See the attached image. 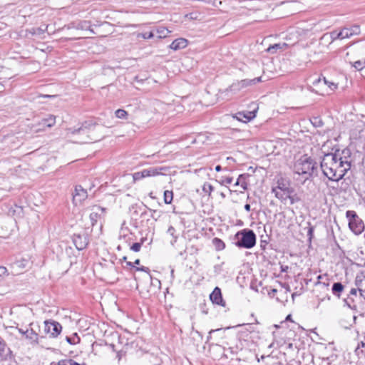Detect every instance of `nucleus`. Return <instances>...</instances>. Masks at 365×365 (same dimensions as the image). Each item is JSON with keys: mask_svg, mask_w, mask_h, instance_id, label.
Here are the masks:
<instances>
[{"mask_svg": "<svg viewBox=\"0 0 365 365\" xmlns=\"http://www.w3.org/2000/svg\"><path fill=\"white\" fill-rule=\"evenodd\" d=\"M290 317H291V316H290V315H288V316H287V320L290 319Z\"/></svg>", "mask_w": 365, "mask_h": 365, "instance_id": "obj_63", "label": "nucleus"}, {"mask_svg": "<svg viewBox=\"0 0 365 365\" xmlns=\"http://www.w3.org/2000/svg\"><path fill=\"white\" fill-rule=\"evenodd\" d=\"M312 232V228H310L309 230V234H311Z\"/></svg>", "mask_w": 365, "mask_h": 365, "instance_id": "obj_61", "label": "nucleus"}, {"mask_svg": "<svg viewBox=\"0 0 365 365\" xmlns=\"http://www.w3.org/2000/svg\"><path fill=\"white\" fill-rule=\"evenodd\" d=\"M349 299H351L350 298H349V299H345L344 300V302L345 304L351 309L353 310H356V304H354L352 303H351L349 302Z\"/></svg>", "mask_w": 365, "mask_h": 365, "instance_id": "obj_42", "label": "nucleus"}, {"mask_svg": "<svg viewBox=\"0 0 365 365\" xmlns=\"http://www.w3.org/2000/svg\"><path fill=\"white\" fill-rule=\"evenodd\" d=\"M344 289V285L341 282H335L332 286V292L334 295L338 297H340L341 293L343 292Z\"/></svg>", "mask_w": 365, "mask_h": 365, "instance_id": "obj_22", "label": "nucleus"}, {"mask_svg": "<svg viewBox=\"0 0 365 365\" xmlns=\"http://www.w3.org/2000/svg\"><path fill=\"white\" fill-rule=\"evenodd\" d=\"M317 278H318V280L322 279V275H319Z\"/></svg>", "mask_w": 365, "mask_h": 365, "instance_id": "obj_60", "label": "nucleus"}, {"mask_svg": "<svg viewBox=\"0 0 365 365\" xmlns=\"http://www.w3.org/2000/svg\"><path fill=\"white\" fill-rule=\"evenodd\" d=\"M140 247H141V244H140V243H138V242H135V243H134V244L131 246L130 249H131L132 250H133L134 252H138V251H140Z\"/></svg>", "mask_w": 365, "mask_h": 365, "instance_id": "obj_40", "label": "nucleus"}, {"mask_svg": "<svg viewBox=\"0 0 365 365\" xmlns=\"http://www.w3.org/2000/svg\"><path fill=\"white\" fill-rule=\"evenodd\" d=\"M117 357H118V358H119V359H120V357H121V354H120V351H119V352H118Z\"/></svg>", "mask_w": 365, "mask_h": 365, "instance_id": "obj_56", "label": "nucleus"}, {"mask_svg": "<svg viewBox=\"0 0 365 365\" xmlns=\"http://www.w3.org/2000/svg\"><path fill=\"white\" fill-rule=\"evenodd\" d=\"M214 331H215V330H211V331L209 332V334H212V332H214Z\"/></svg>", "mask_w": 365, "mask_h": 365, "instance_id": "obj_64", "label": "nucleus"}, {"mask_svg": "<svg viewBox=\"0 0 365 365\" xmlns=\"http://www.w3.org/2000/svg\"><path fill=\"white\" fill-rule=\"evenodd\" d=\"M245 210H247L248 212L250 211V204H246L245 205Z\"/></svg>", "mask_w": 365, "mask_h": 365, "instance_id": "obj_49", "label": "nucleus"}, {"mask_svg": "<svg viewBox=\"0 0 365 365\" xmlns=\"http://www.w3.org/2000/svg\"><path fill=\"white\" fill-rule=\"evenodd\" d=\"M132 178H133V182H135L136 180H139L142 178H144L145 175H144L143 171L142 170L140 172L135 173L134 174H133Z\"/></svg>", "mask_w": 365, "mask_h": 365, "instance_id": "obj_33", "label": "nucleus"}, {"mask_svg": "<svg viewBox=\"0 0 365 365\" xmlns=\"http://www.w3.org/2000/svg\"><path fill=\"white\" fill-rule=\"evenodd\" d=\"M272 192L274 193L275 197L281 200L283 203H286L287 197H289V193H287V192L282 190H272Z\"/></svg>", "mask_w": 365, "mask_h": 365, "instance_id": "obj_19", "label": "nucleus"}, {"mask_svg": "<svg viewBox=\"0 0 365 365\" xmlns=\"http://www.w3.org/2000/svg\"><path fill=\"white\" fill-rule=\"evenodd\" d=\"M272 190H278L287 192V193L294 192V189L290 186L288 180L283 178H279L277 181V185L273 187Z\"/></svg>", "mask_w": 365, "mask_h": 365, "instance_id": "obj_7", "label": "nucleus"}, {"mask_svg": "<svg viewBox=\"0 0 365 365\" xmlns=\"http://www.w3.org/2000/svg\"><path fill=\"white\" fill-rule=\"evenodd\" d=\"M187 45V41L183 38H179L175 39L170 45V48L174 51L184 48Z\"/></svg>", "mask_w": 365, "mask_h": 365, "instance_id": "obj_16", "label": "nucleus"}, {"mask_svg": "<svg viewBox=\"0 0 365 365\" xmlns=\"http://www.w3.org/2000/svg\"><path fill=\"white\" fill-rule=\"evenodd\" d=\"M142 36L143 38H145V39H149V38H151L154 36V34L152 31H150V32H145L144 34H142Z\"/></svg>", "mask_w": 365, "mask_h": 365, "instance_id": "obj_43", "label": "nucleus"}, {"mask_svg": "<svg viewBox=\"0 0 365 365\" xmlns=\"http://www.w3.org/2000/svg\"><path fill=\"white\" fill-rule=\"evenodd\" d=\"M51 365H80L78 363L76 362L72 359H63L59 361L57 363L52 362Z\"/></svg>", "mask_w": 365, "mask_h": 365, "instance_id": "obj_24", "label": "nucleus"}, {"mask_svg": "<svg viewBox=\"0 0 365 365\" xmlns=\"http://www.w3.org/2000/svg\"><path fill=\"white\" fill-rule=\"evenodd\" d=\"M312 123L316 127H320L323 125L322 120L318 118H314V120H312Z\"/></svg>", "mask_w": 365, "mask_h": 365, "instance_id": "obj_38", "label": "nucleus"}, {"mask_svg": "<svg viewBox=\"0 0 365 365\" xmlns=\"http://www.w3.org/2000/svg\"><path fill=\"white\" fill-rule=\"evenodd\" d=\"M221 169H222V168H221V166H220V165H217V166L215 167V170H216L217 172L220 171V170H221Z\"/></svg>", "mask_w": 365, "mask_h": 365, "instance_id": "obj_50", "label": "nucleus"}, {"mask_svg": "<svg viewBox=\"0 0 365 365\" xmlns=\"http://www.w3.org/2000/svg\"><path fill=\"white\" fill-rule=\"evenodd\" d=\"M76 247L78 250H82L86 247L88 244V240L86 235H74L73 239Z\"/></svg>", "mask_w": 365, "mask_h": 365, "instance_id": "obj_9", "label": "nucleus"}, {"mask_svg": "<svg viewBox=\"0 0 365 365\" xmlns=\"http://www.w3.org/2000/svg\"><path fill=\"white\" fill-rule=\"evenodd\" d=\"M128 115V113L123 109H118L115 110V116L118 118L126 119Z\"/></svg>", "mask_w": 365, "mask_h": 365, "instance_id": "obj_29", "label": "nucleus"}, {"mask_svg": "<svg viewBox=\"0 0 365 365\" xmlns=\"http://www.w3.org/2000/svg\"><path fill=\"white\" fill-rule=\"evenodd\" d=\"M359 292H360V294H361V296H364L362 290H361V289H359Z\"/></svg>", "mask_w": 365, "mask_h": 365, "instance_id": "obj_59", "label": "nucleus"}, {"mask_svg": "<svg viewBox=\"0 0 365 365\" xmlns=\"http://www.w3.org/2000/svg\"><path fill=\"white\" fill-rule=\"evenodd\" d=\"M91 210L92 212L90 214V220L91 221L92 226H93L97 222L98 219L103 214L104 210L99 206L94 205Z\"/></svg>", "mask_w": 365, "mask_h": 365, "instance_id": "obj_14", "label": "nucleus"}, {"mask_svg": "<svg viewBox=\"0 0 365 365\" xmlns=\"http://www.w3.org/2000/svg\"><path fill=\"white\" fill-rule=\"evenodd\" d=\"M316 286L317 288H319L321 289L324 294H321L320 295H317V297L319 298V304H320L321 302H323L324 300H329L330 299V296L329 294V284H326L324 282H321L319 281H318L317 283H316ZM319 304H318L319 306Z\"/></svg>", "mask_w": 365, "mask_h": 365, "instance_id": "obj_11", "label": "nucleus"}, {"mask_svg": "<svg viewBox=\"0 0 365 365\" xmlns=\"http://www.w3.org/2000/svg\"><path fill=\"white\" fill-rule=\"evenodd\" d=\"M7 272V269L4 267H0V279L3 275H4Z\"/></svg>", "mask_w": 365, "mask_h": 365, "instance_id": "obj_45", "label": "nucleus"}, {"mask_svg": "<svg viewBox=\"0 0 365 365\" xmlns=\"http://www.w3.org/2000/svg\"><path fill=\"white\" fill-rule=\"evenodd\" d=\"M173 198V194L172 191L165 190L164 192V202L166 204H170Z\"/></svg>", "mask_w": 365, "mask_h": 365, "instance_id": "obj_26", "label": "nucleus"}, {"mask_svg": "<svg viewBox=\"0 0 365 365\" xmlns=\"http://www.w3.org/2000/svg\"><path fill=\"white\" fill-rule=\"evenodd\" d=\"M339 32L341 36V40L348 38L351 36V33L349 28H344Z\"/></svg>", "mask_w": 365, "mask_h": 365, "instance_id": "obj_27", "label": "nucleus"}, {"mask_svg": "<svg viewBox=\"0 0 365 365\" xmlns=\"http://www.w3.org/2000/svg\"><path fill=\"white\" fill-rule=\"evenodd\" d=\"M232 178L227 177V178L222 179V180L220 182V184L223 185V184H230V183H232Z\"/></svg>", "mask_w": 365, "mask_h": 365, "instance_id": "obj_41", "label": "nucleus"}, {"mask_svg": "<svg viewBox=\"0 0 365 365\" xmlns=\"http://www.w3.org/2000/svg\"><path fill=\"white\" fill-rule=\"evenodd\" d=\"M260 81H262V78L258 77V78H255L250 79V80H248V79L242 80L240 82V84L242 85V87H245V86H251L252 84H256L257 83H259Z\"/></svg>", "mask_w": 365, "mask_h": 365, "instance_id": "obj_23", "label": "nucleus"}, {"mask_svg": "<svg viewBox=\"0 0 365 365\" xmlns=\"http://www.w3.org/2000/svg\"><path fill=\"white\" fill-rule=\"evenodd\" d=\"M220 195H221V196H222V197H225V194H224L223 192H222Z\"/></svg>", "mask_w": 365, "mask_h": 365, "instance_id": "obj_62", "label": "nucleus"}, {"mask_svg": "<svg viewBox=\"0 0 365 365\" xmlns=\"http://www.w3.org/2000/svg\"><path fill=\"white\" fill-rule=\"evenodd\" d=\"M175 232V230L173 227L170 226L168 230V232L172 236H174V233Z\"/></svg>", "mask_w": 365, "mask_h": 365, "instance_id": "obj_47", "label": "nucleus"}, {"mask_svg": "<svg viewBox=\"0 0 365 365\" xmlns=\"http://www.w3.org/2000/svg\"><path fill=\"white\" fill-rule=\"evenodd\" d=\"M277 292V289H273L272 290V292L273 294L276 293Z\"/></svg>", "mask_w": 365, "mask_h": 365, "instance_id": "obj_57", "label": "nucleus"}, {"mask_svg": "<svg viewBox=\"0 0 365 365\" xmlns=\"http://www.w3.org/2000/svg\"><path fill=\"white\" fill-rule=\"evenodd\" d=\"M349 226L351 231L356 235L361 234L364 229V225L360 218H355L349 220Z\"/></svg>", "mask_w": 365, "mask_h": 365, "instance_id": "obj_8", "label": "nucleus"}, {"mask_svg": "<svg viewBox=\"0 0 365 365\" xmlns=\"http://www.w3.org/2000/svg\"><path fill=\"white\" fill-rule=\"evenodd\" d=\"M336 39H341L340 32H337L336 31H334L331 32L330 34H324L322 38H320L321 42L324 41H329L330 40L331 43L334 42Z\"/></svg>", "mask_w": 365, "mask_h": 365, "instance_id": "obj_17", "label": "nucleus"}, {"mask_svg": "<svg viewBox=\"0 0 365 365\" xmlns=\"http://www.w3.org/2000/svg\"><path fill=\"white\" fill-rule=\"evenodd\" d=\"M73 203L75 206L82 205L83 202L88 197L87 190L81 185H76L72 193Z\"/></svg>", "mask_w": 365, "mask_h": 365, "instance_id": "obj_4", "label": "nucleus"}, {"mask_svg": "<svg viewBox=\"0 0 365 365\" xmlns=\"http://www.w3.org/2000/svg\"><path fill=\"white\" fill-rule=\"evenodd\" d=\"M6 346L5 344L0 341V356H1L5 351Z\"/></svg>", "mask_w": 365, "mask_h": 365, "instance_id": "obj_44", "label": "nucleus"}, {"mask_svg": "<svg viewBox=\"0 0 365 365\" xmlns=\"http://www.w3.org/2000/svg\"><path fill=\"white\" fill-rule=\"evenodd\" d=\"M335 153H338V158L339 159H341V160L344 161L346 160V161H350L349 158H351V151L348 148H345L341 150V153H339V150H337Z\"/></svg>", "mask_w": 365, "mask_h": 365, "instance_id": "obj_21", "label": "nucleus"}, {"mask_svg": "<svg viewBox=\"0 0 365 365\" xmlns=\"http://www.w3.org/2000/svg\"><path fill=\"white\" fill-rule=\"evenodd\" d=\"M317 170V163L311 158L307 156L300 158L294 165V173L302 176L304 182L316 174Z\"/></svg>", "mask_w": 365, "mask_h": 365, "instance_id": "obj_2", "label": "nucleus"}, {"mask_svg": "<svg viewBox=\"0 0 365 365\" xmlns=\"http://www.w3.org/2000/svg\"><path fill=\"white\" fill-rule=\"evenodd\" d=\"M212 243L217 250H222L225 248V243L219 238H214Z\"/></svg>", "mask_w": 365, "mask_h": 365, "instance_id": "obj_25", "label": "nucleus"}, {"mask_svg": "<svg viewBox=\"0 0 365 365\" xmlns=\"http://www.w3.org/2000/svg\"><path fill=\"white\" fill-rule=\"evenodd\" d=\"M72 344H77L80 342V337L78 336L76 333L73 334L72 336H71Z\"/></svg>", "mask_w": 365, "mask_h": 365, "instance_id": "obj_39", "label": "nucleus"}, {"mask_svg": "<svg viewBox=\"0 0 365 365\" xmlns=\"http://www.w3.org/2000/svg\"><path fill=\"white\" fill-rule=\"evenodd\" d=\"M287 46V44L286 43H275L273 45H271L268 47L267 49V51L271 53H275L277 51H283L286 47Z\"/></svg>", "mask_w": 365, "mask_h": 365, "instance_id": "obj_18", "label": "nucleus"}, {"mask_svg": "<svg viewBox=\"0 0 365 365\" xmlns=\"http://www.w3.org/2000/svg\"><path fill=\"white\" fill-rule=\"evenodd\" d=\"M351 33V36L354 35H358L360 33V29L359 26H354L351 28H349Z\"/></svg>", "mask_w": 365, "mask_h": 365, "instance_id": "obj_37", "label": "nucleus"}, {"mask_svg": "<svg viewBox=\"0 0 365 365\" xmlns=\"http://www.w3.org/2000/svg\"><path fill=\"white\" fill-rule=\"evenodd\" d=\"M95 124L93 123V120H87L85 121L81 127L78 128H68L66 129V136L71 137V135H75L77 134L80 135H86L88 133V130H91L93 127H94Z\"/></svg>", "mask_w": 365, "mask_h": 365, "instance_id": "obj_5", "label": "nucleus"}, {"mask_svg": "<svg viewBox=\"0 0 365 365\" xmlns=\"http://www.w3.org/2000/svg\"><path fill=\"white\" fill-rule=\"evenodd\" d=\"M157 33L158 34V38H165L168 36L170 31H168L166 28H161L157 30Z\"/></svg>", "mask_w": 365, "mask_h": 365, "instance_id": "obj_30", "label": "nucleus"}, {"mask_svg": "<svg viewBox=\"0 0 365 365\" xmlns=\"http://www.w3.org/2000/svg\"><path fill=\"white\" fill-rule=\"evenodd\" d=\"M243 175H240L237 179V180L236 181L235 185L237 186V185H240L241 187L243 188V190H246L247 189V183L245 182H242L241 181V179L242 178Z\"/></svg>", "mask_w": 365, "mask_h": 365, "instance_id": "obj_35", "label": "nucleus"}, {"mask_svg": "<svg viewBox=\"0 0 365 365\" xmlns=\"http://www.w3.org/2000/svg\"><path fill=\"white\" fill-rule=\"evenodd\" d=\"M210 299L212 303L225 307V303L222 299L221 289L216 287L210 295Z\"/></svg>", "mask_w": 365, "mask_h": 365, "instance_id": "obj_10", "label": "nucleus"}, {"mask_svg": "<svg viewBox=\"0 0 365 365\" xmlns=\"http://www.w3.org/2000/svg\"><path fill=\"white\" fill-rule=\"evenodd\" d=\"M346 217L349 218V221L351 220V219L359 218L356 212L352 210H349L346 212Z\"/></svg>", "mask_w": 365, "mask_h": 365, "instance_id": "obj_36", "label": "nucleus"}, {"mask_svg": "<svg viewBox=\"0 0 365 365\" xmlns=\"http://www.w3.org/2000/svg\"><path fill=\"white\" fill-rule=\"evenodd\" d=\"M257 110V108H255L252 111L238 112L236 114V118L238 120H240L242 122H248L255 118Z\"/></svg>", "mask_w": 365, "mask_h": 365, "instance_id": "obj_12", "label": "nucleus"}, {"mask_svg": "<svg viewBox=\"0 0 365 365\" xmlns=\"http://www.w3.org/2000/svg\"><path fill=\"white\" fill-rule=\"evenodd\" d=\"M126 264H127V265H128V266H130V267H133V263H132V262H127V263H126Z\"/></svg>", "mask_w": 365, "mask_h": 365, "instance_id": "obj_54", "label": "nucleus"}, {"mask_svg": "<svg viewBox=\"0 0 365 365\" xmlns=\"http://www.w3.org/2000/svg\"><path fill=\"white\" fill-rule=\"evenodd\" d=\"M356 293H357V289L356 288H352L351 290H350V292L349 294L351 295H356Z\"/></svg>", "mask_w": 365, "mask_h": 365, "instance_id": "obj_48", "label": "nucleus"}, {"mask_svg": "<svg viewBox=\"0 0 365 365\" xmlns=\"http://www.w3.org/2000/svg\"><path fill=\"white\" fill-rule=\"evenodd\" d=\"M56 123V116L53 115H49L47 118H43L39 123L38 125L44 128H51ZM39 130H44V128H38L36 129V131L38 132Z\"/></svg>", "mask_w": 365, "mask_h": 365, "instance_id": "obj_13", "label": "nucleus"}, {"mask_svg": "<svg viewBox=\"0 0 365 365\" xmlns=\"http://www.w3.org/2000/svg\"><path fill=\"white\" fill-rule=\"evenodd\" d=\"M62 327L60 323L53 320L44 322V331L52 337H56L61 331Z\"/></svg>", "mask_w": 365, "mask_h": 365, "instance_id": "obj_6", "label": "nucleus"}, {"mask_svg": "<svg viewBox=\"0 0 365 365\" xmlns=\"http://www.w3.org/2000/svg\"><path fill=\"white\" fill-rule=\"evenodd\" d=\"M213 190H214V187L210 183H207V182L204 183V185L202 186V191L205 193L207 194L208 196H210Z\"/></svg>", "mask_w": 365, "mask_h": 365, "instance_id": "obj_28", "label": "nucleus"}, {"mask_svg": "<svg viewBox=\"0 0 365 365\" xmlns=\"http://www.w3.org/2000/svg\"><path fill=\"white\" fill-rule=\"evenodd\" d=\"M66 341H67L69 344H72V341H71V336H66Z\"/></svg>", "mask_w": 365, "mask_h": 365, "instance_id": "obj_51", "label": "nucleus"}, {"mask_svg": "<svg viewBox=\"0 0 365 365\" xmlns=\"http://www.w3.org/2000/svg\"><path fill=\"white\" fill-rule=\"evenodd\" d=\"M34 325L33 323H30V329H25V332H24V335L25 337L29 340H31L32 342L38 343V336L36 331L33 329L32 326Z\"/></svg>", "mask_w": 365, "mask_h": 365, "instance_id": "obj_15", "label": "nucleus"}, {"mask_svg": "<svg viewBox=\"0 0 365 365\" xmlns=\"http://www.w3.org/2000/svg\"><path fill=\"white\" fill-rule=\"evenodd\" d=\"M354 66L355 68H356L357 70H361L363 68L365 67V61H355L354 63Z\"/></svg>", "mask_w": 365, "mask_h": 365, "instance_id": "obj_34", "label": "nucleus"}, {"mask_svg": "<svg viewBox=\"0 0 365 365\" xmlns=\"http://www.w3.org/2000/svg\"><path fill=\"white\" fill-rule=\"evenodd\" d=\"M88 138V136H87L86 138H84L81 139V143H86V142H87Z\"/></svg>", "mask_w": 365, "mask_h": 365, "instance_id": "obj_52", "label": "nucleus"}, {"mask_svg": "<svg viewBox=\"0 0 365 365\" xmlns=\"http://www.w3.org/2000/svg\"><path fill=\"white\" fill-rule=\"evenodd\" d=\"M338 153H327L321 161V168L324 175L330 180L339 181L351 168V161L339 159Z\"/></svg>", "mask_w": 365, "mask_h": 365, "instance_id": "obj_1", "label": "nucleus"}, {"mask_svg": "<svg viewBox=\"0 0 365 365\" xmlns=\"http://www.w3.org/2000/svg\"><path fill=\"white\" fill-rule=\"evenodd\" d=\"M162 170H163V168H150L148 169H145L143 171L145 178H146V177L158 175L160 174V171Z\"/></svg>", "mask_w": 365, "mask_h": 365, "instance_id": "obj_20", "label": "nucleus"}, {"mask_svg": "<svg viewBox=\"0 0 365 365\" xmlns=\"http://www.w3.org/2000/svg\"><path fill=\"white\" fill-rule=\"evenodd\" d=\"M135 269L137 271H143L145 272H149V271H150L149 268L146 267H136Z\"/></svg>", "mask_w": 365, "mask_h": 365, "instance_id": "obj_46", "label": "nucleus"}, {"mask_svg": "<svg viewBox=\"0 0 365 365\" xmlns=\"http://www.w3.org/2000/svg\"><path fill=\"white\" fill-rule=\"evenodd\" d=\"M323 82L325 85H327L329 88L330 89V91H334L335 89L337 88V84L334 83V82H330L329 81L327 80L326 78H323Z\"/></svg>", "mask_w": 365, "mask_h": 365, "instance_id": "obj_32", "label": "nucleus"}, {"mask_svg": "<svg viewBox=\"0 0 365 365\" xmlns=\"http://www.w3.org/2000/svg\"><path fill=\"white\" fill-rule=\"evenodd\" d=\"M235 237L239 239L236 242V245L239 247L250 249L256 244V235L252 230H242L238 232Z\"/></svg>", "mask_w": 365, "mask_h": 365, "instance_id": "obj_3", "label": "nucleus"}, {"mask_svg": "<svg viewBox=\"0 0 365 365\" xmlns=\"http://www.w3.org/2000/svg\"><path fill=\"white\" fill-rule=\"evenodd\" d=\"M19 331L24 335V332H25V329H22V328H20L19 329Z\"/></svg>", "mask_w": 365, "mask_h": 365, "instance_id": "obj_53", "label": "nucleus"}, {"mask_svg": "<svg viewBox=\"0 0 365 365\" xmlns=\"http://www.w3.org/2000/svg\"><path fill=\"white\" fill-rule=\"evenodd\" d=\"M134 264H140V259H137L134 262Z\"/></svg>", "mask_w": 365, "mask_h": 365, "instance_id": "obj_55", "label": "nucleus"}, {"mask_svg": "<svg viewBox=\"0 0 365 365\" xmlns=\"http://www.w3.org/2000/svg\"><path fill=\"white\" fill-rule=\"evenodd\" d=\"M361 346H363V347H364V346H365V343H364V342H363V341H361Z\"/></svg>", "mask_w": 365, "mask_h": 365, "instance_id": "obj_58", "label": "nucleus"}, {"mask_svg": "<svg viewBox=\"0 0 365 365\" xmlns=\"http://www.w3.org/2000/svg\"><path fill=\"white\" fill-rule=\"evenodd\" d=\"M294 192H289V197H287V199L289 200L290 205H294V203L300 201V198L297 195V194H293Z\"/></svg>", "mask_w": 365, "mask_h": 365, "instance_id": "obj_31", "label": "nucleus"}]
</instances>
